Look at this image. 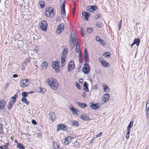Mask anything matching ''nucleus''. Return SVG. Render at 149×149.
Listing matches in <instances>:
<instances>
[{
	"mask_svg": "<svg viewBox=\"0 0 149 149\" xmlns=\"http://www.w3.org/2000/svg\"><path fill=\"white\" fill-rule=\"evenodd\" d=\"M46 81L51 88L53 90L56 89L58 86V81L52 78L48 79L46 80Z\"/></svg>",
	"mask_w": 149,
	"mask_h": 149,
	"instance_id": "1",
	"label": "nucleus"
},
{
	"mask_svg": "<svg viewBox=\"0 0 149 149\" xmlns=\"http://www.w3.org/2000/svg\"><path fill=\"white\" fill-rule=\"evenodd\" d=\"M45 16L47 17H53L54 16L53 9L51 8H46L45 12Z\"/></svg>",
	"mask_w": 149,
	"mask_h": 149,
	"instance_id": "2",
	"label": "nucleus"
},
{
	"mask_svg": "<svg viewBox=\"0 0 149 149\" xmlns=\"http://www.w3.org/2000/svg\"><path fill=\"white\" fill-rule=\"evenodd\" d=\"M52 67L55 70V71L58 72H60L59 63L58 61H56L52 62Z\"/></svg>",
	"mask_w": 149,
	"mask_h": 149,
	"instance_id": "3",
	"label": "nucleus"
},
{
	"mask_svg": "<svg viewBox=\"0 0 149 149\" xmlns=\"http://www.w3.org/2000/svg\"><path fill=\"white\" fill-rule=\"evenodd\" d=\"M68 108L69 110L72 112L74 114L78 115L80 112L79 111L75 108L72 104H70L68 106Z\"/></svg>",
	"mask_w": 149,
	"mask_h": 149,
	"instance_id": "4",
	"label": "nucleus"
},
{
	"mask_svg": "<svg viewBox=\"0 0 149 149\" xmlns=\"http://www.w3.org/2000/svg\"><path fill=\"white\" fill-rule=\"evenodd\" d=\"M90 66L86 63H85L84 65V67L82 69V71L85 74H87L89 73L90 71Z\"/></svg>",
	"mask_w": 149,
	"mask_h": 149,
	"instance_id": "5",
	"label": "nucleus"
},
{
	"mask_svg": "<svg viewBox=\"0 0 149 149\" xmlns=\"http://www.w3.org/2000/svg\"><path fill=\"white\" fill-rule=\"evenodd\" d=\"M29 83V79H22L21 81L20 85L21 87L24 88L28 86Z\"/></svg>",
	"mask_w": 149,
	"mask_h": 149,
	"instance_id": "6",
	"label": "nucleus"
},
{
	"mask_svg": "<svg viewBox=\"0 0 149 149\" xmlns=\"http://www.w3.org/2000/svg\"><path fill=\"white\" fill-rule=\"evenodd\" d=\"M39 26L40 29L44 31H46L47 26V23L46 21H42L39 24Z\"/></svg>",
	"mask_w": 149,
	"mask_h": 149,
	"instance_id": "7",
	"label": "nucleus"
},
{
	"mask_svg": "<svg viewBox=\"0 0 149 149\" xmlns=\"http://www.w3.org/2000/svg\"><path fill=\"white\" fill-rule=\"evenodd\" d=\"M76 32L74 31H72L70 34V44L71 42H73L74 41H76V36L75 34Z\"/></svg>",
	"mask_w": 149,
	"mask_h": 149,
	"instance_id": "8",
	"label": "nucleus"
},
{
	"mask_svg": "<svg viewBox=\"0 0 149 149\" xmlns=\"http://www.w3.org/2000/svg\"><path fill=\"white\" fill-rule=\"evenodd\" d=\"M75 68V65L74 62L73 61H70L69 63L68 67V71L69 72L71 71Z\"/></svg>",
	"mask_w": 149,
	"mask_h": 149,
	"instance_id": "9",
	"label": "nucleus"
},
{
	"mask_svg": "<svg viewBox=\"0 0 149 149\" xmlns=\"http://www.w3.org/2000/svg\"><path fill=\"white\" fill-rule=\"evenodd\" d=\"M97 9V7L95 6H89L86 8V10L92 13H93Z\"/></svg>",
	"mask_w": 149,
	"mask_h": 149,
	"instance_id": "10",
	"label": "nucleus"
},
{
	"mask_svg": "<svg viewBox=\"0 0 149 149\" xmlns=\"http://www.w3.org/2000/svg\"><path fill=\"white\" fill-rule=\"evenodd\" d=\"M109 98V95L108 93H106L104 95L103 97H102V103L104 104L107 102Z\"/></svg>",
	"mask_w": 149,
	"mask_h": 149,
	"instance_id": "11",
	"label": "nucleus"
},
{
	"mask_svg": "<svg viewBox=\"0 0 149 149\" xmlns=\"http://www.w3.org/2000/svg\"><path fill=\"white\" fill-rule=\"evenodd\" d=\"M61 11L62 17L63 18H65L66 17L65 12V5L64 3L62 4L61 6Z\"/></svg>",
	"mask_w": 149,
	"mask_h": 149,
	"instance_id": "12",
	"label": "nucleus"
},
{
	"mask_svg": "<svg viewBox=\"0 0 149 149\" xmlns=\"http://www.w3.org/2000/svg\"><path fill=\"white\" fill-rule=\"evenodd\" d=\"M63 29L64 24L63 23H61L58 26L56 32L58 34H60L63 31Z\"/></svg>",
	"mask_w": 149,
	"mask_h": 149,
	"instance_id": "13",
	"label": "nucleus"
},
{
	"mask_svg": "<svg viewBox=\"0 0 149 149\" xmlns=\"http://www.w3.org/2000/svg\"><path fill=\"white\" fill-rule=\"evenodd\" d=\"M101 106V104L99 103L92 104L90 106V107L93 109H96L100 108Z\"/></svg>",
	"mask_w": 149,
	"mask_h": 149,
	"instance_id": "14",
	"label": "nucleus"
},
{
	"mask_svg": "<svg viewBox=\"0 0 149 149\" xmlns=\"http://www.w3.org/2000/svg\"><path fill=\"white\" fill-rule=\"evenodd\" d=\"M48 116L49 119L52 122H54L56 118V115L54 113L51 112L49 113Z\"/></svg>",
	"mask_w": 149,
	"mask_h": 149,
	"instance_id": "15",
	"label": "nucleus"
},
{
	"mask_svg": "<svg viewBox=\"0 0 149 149\" xmlns=\"http://www.w3.org/2000/svg\"><path fill=\"white\" fill-rule=\"evenodd\" d=\"M74 139V138L70 136H68L65 138L64 140V143L67 145H68L70 142L72 141V139Z\"/></svg>",
	"mask_w": 149,
	"mask_h": 149,
	"instance_id": "16",
	"label": "nucleus"
},
{
	"mask_svg": "<svg viewBox=\"0 0 149 149\" xmlns=\"http://www.w3.org/2000/svg\"><path fill=\"white\" fill-rule=\"evenodd\" d=\"M36 91L40 94H43L45 92V90L44 88L38 87L36 88Z\"/></svg>",
	"mask_w": 149,
	"mask_h": 149,
	"instance_id": "17",
	"label": "nucleus"
},
{
	"mask_svg": "<svg viewBox=\"0 0 149 149\" xmlns=\"http://www.w3.org/2000/svg\"><path fill=\"white\" fill-rule=\"evenodd\" d=\"M79 117L82 120L84 121H87L90 120L89 117L88 116L84 114H81Z\"/></svg>",
	"mask_w": 149,
	"mask_h": 149,
	"instance_id": "18",
	"label": "nucleus"
},
{
	"mask_svg": "<svg viewBox=\"0 0 149 149\" xmlns=\"http://www.w3.org/2000/svg\"><path fill=\"white\" fill-rule=\"evenodd\" d=\"M6 103L3 100H0V111L3 109Z\"/></svg>",
	"mask_w": 149,
	"mask_h": 149,
	"instance_id": "19",
	"label": "nucleus"
},
{
	"mask_svg": "<svg viewBox=\"0 0 149 149\" xmlns=\"http://www.w3.org/2000/svg\"><path fill=\"white\" fill-rule=\"evenodd\" d=\"M82 15L84 17V19L88 21V17L90 16V14L86 12H83L82 13Z\"/></svg>",
	"mask_w": 149,
	"mask_h": 149,
	"instance_id": "20",
	"label": "nucleus"
},
{
	"mask_svg": "<svg viewBox=\"0 0 149 149\" xmlns=\"http://www.w3.org/2000/svg\"><path fill=\"white\" fill-rule=\"evenodd\" d=\"M88 84L86 82H84L83 85V89L84 91H86L87 92H89V89L88 87Z\"/></svg>",
	"mask_w": 149,
	"mask_h": 149,
	"instance_id": "21",
	"label": "nucleus"
},
{
	"mask_svg": "<svg viewBox=\"0 0 149 149\" xmlns=\"http://www.w3.org/2000/svg\"><path fill=\"white\" fill-rule=\"evenodd\" d=\"M66 58L65 57H61V67L62 68L65 64V59Z\"/></svg>",
	"mask_w": 149,
	"mask_h": 149,
	"instance_id": "22",
	"label": "nucleus"
},
{
	"mask_svg": "<svg viewBox=\"0 0 149 149\" xmlns=\"http://www.w3.org/2000/svg\"><path fill=\"white\" fill-rule=\"evenodd\" d=\"M68 49L65 48L63 50L61 57H66L67 54L68 52Z\"/></svg>",
	"mask_w": 149,
	"mask_h": 149,
	"instance_id": "23",
	"label": "nucleus"
},
{
	"mask_svg": "<svg viewBox=\"0 0 149 149\" xmlns=\"http://www.w3.org/2000/svg\"><path fill=\"white\" fill-rule=\"evenodd\" d=\"M76 103L79 106L82 108H84L87 106V104L84 103L78 102H76Z\"/></svg>",
	"mask_w": 149,
	"mask_h": 149,
	"instance_id": "24",
	"label": "nucleus"
},
{
	"mask_svg": "<svg viewBox=\"0 0 149 149\" xmlns=\"http://www.w3.org/2000/svg\"><path fill=\"white\" fill-rule=\"evenodd\" d=\"M53 146L54 149H61L60 147L59 143L54 142L53 143Z\"/></svg>",
	"mask_w": 149,
	"mask_h": 149,
	"instance_id": "25",
	"label": "nucleus"
},
{
	"mask_svg": "<svg viewBox=\"0 0 149 149\" xmlns=\"http://www.w3.org/2000/svg\"><path fill=\"white\" fill-rule=\"evenodd\" d=\"M70 123L72 125L74 126H78V122L76 120H72L70 121Z\"/></svg>",
	"mask_w": 149,
	"mask_h": 149,
	"instance_id": "26",
	"label": "nucleus"
},
{
	"mask_svg": "<svg viewBox=\"0 0 149 149\" xmlns=\"http://www.w3.org/2000/svg\"><path fill=\"white\" fill-rule=\"evenodd\" d=\"M48 66V63L47 62L45 61L43 62L41 65L43 69H45Z\"/></svg>",
	"mask_w": 149,
	"mask_h": 149,
	"instance_id": "27",
	"label": "nucleus"
},
{
	"mask_svg": "<svg viewBox=\"0 0 149 149\" xmlns=\"http://www.w3.org/2000/svg\"><path fill=\"white\" fill-rule=\"evenodd\" d=\"M103 87L104 91L107 92L109 91V88L105 84H103Z\"/></svg>",
	"mask_w": 149,
	"mask_h": 149,
	"instance_id": "28",
	"label": "nucleus"
},
{
	"mask_svg": "<svg viewBox=\"0 0 149 149\" xmlns=\"http://www.w3.org/2000/svg\"><path fill=\"white\" fill-rule=\"evenodd\" d=\"M39 4L40 5V7L43 8L45 6V3L42 0H40L39 2Z\"/></svg>",
	"mask_w": 149,
	"mask_h": 149,
	"instance_id": "29",
	"label": "nucleus"
},
{
	"mask_svg": "<svg viewBox=\"0 0 149 149\" xmlns=\"http://www.w3.org/2000/svg\"><path fill=\"white\" fill-rule=\"evenodd\" d=\"M134 42L138 47L140 43V40L139 39L136 38L134 39Z\"/></svg>",
	"mask_w": 149,
	"mask_h": 149,
	"instance_id": "30",
	"label": "nucleus"
},
{
	"mask_svg": "<svg viewBox=\"0 0 149 149\" xmlns=\"http://www.w3.org/2000/svg\"><path fill=\"white\" fill-rule=\"evenodd\" d=\"M102 65L104 67H109V64L107 62L104 61L101 63Z\"/></svg>",
	"mask_w": 149,
	"mask_h": 149,
	"instance_id": "31",
	"label": "nucleus"
},
{
	"mask_svg": "<svg viewBox=\"0 0 149 149\" xmlns=\"http://www.w3.org/2000/svg\"><path fill=\"white\" fill-rule=\"evenodd\" d=\"M75 141V142L72 143L73 144V146L75 148H78L79 147V143L77 142L76 141Z\"/></svg>",
	"mask_w": 149,
	"mask_h": 149,
	"instance_id": "32",
	"label": "nucleus"
},
{
	"mask_svg": "<svg viewBox=\"0 0 149 149\" xmlns=\"http://www.w3.org/2000/svg\"><path fill=\"white\" fill-rule=\"evenodd\" d=\"M30 60L29 58H27L26 59L23 63H22L21 64L22 66H26L27 63L30 61Z\"/></svg>",
	"mask_w": 149,
	"mask_h": 149,
	"instance_id": "33",
	"label": "nucleus"
},
{
	"mask_svg": "<svg viewBox=\"0 0 149 149\" xmlns=\"http://www.w3.org/2000/svg\"><path fill=\"white\" fill-rule=\"evenodd\" d=\"M80 46L77 43H76L75 46V50L76 53H78L79 51Z\"/></svg>",
	"mask_w": 149,
	"mask_h": 149,
	"instance_id": "34",
	"label": "nucleus"
},
{
	"mask_svg": "<svg viewBox=\"0 0 149 149\" xmlns=\"http://www.w3.org/2000/svg\"><path fill=\"white\" fill-rule=\"evenodd\" d=\"M22 101L27 105L29 104V102L28 101L27 99L24 97H23L22 99Z\"/></svg>",
	"mask_w": 149,
	"mask_h": 149,
	"instance_id": "35",
	"label": "nucleus"
},
{
	"mask_svg": "<svg viewBox=\"0 0 149 149\" xmlns=\"http://www.w3.org/2000/svg\"><path fill=\"white\" fill-rule=\"evenodd\" d=\"M17 147L19 149H24V147L22 146V144L17 142Z\"/></svg>",
	"mask_w": 149,
	"mask_h": 149,
	"instance_id": "36",
	"label": "nucleus"
},
{
	"mask_svg": "<svg viewBox=\"0 0 149 149\" xmlns=\"http://www.w3.org/2000/svg\"><path fill=\"white\" fill-rule=\"evenodd\" d=\"M75 43H76V41H74L73 42H71V44L70 43V47L71 49H72L74 48L75 46Z\"/></svg>",
	"mask_w": 149,
	"mask_h": 149,
	"instance_id": "37",
	"label": "nucleus"
},
{
	"mask_svg": "<svg viewBox=\"0 0 149 149\" xmlns=\"http://www.w3.org/2000/svg\"><path fill=\"white\" fill-rule=\"evenodd\" d=\"M146 118L148 119L149 118V108L146 107Z\"/></svg>",
	"mask_w": 149,
	"mask_h": 149,
	"instance_id": "38",
	"label": "nucleus"
},
{
	"mask_svg": "<svg viewBox=\"0 0 149 149\" xmlns=\"http://www.w3.org/2000/svg\"><path fill=\"white\" fill-rule=\"evenodd\" d=\"M88 57V54L86 49H85L84 51V58Z\"/></svg>",
	"mask_w": 149,
	"mask_h": 149,
	"instance_id": "39",
	"label": "nucleus"
},
{
	"mask_svg": "<svg viewBox=\"0 0 149 149\" xmlns=\"http://www.w3.org/2000/svg\"><path fill=\"white\" fill-rule=\"evenodd\" d=\"M64 125H62V124L61 125H58L57 126V129L58 130H61L62 129Z\"/></svg>",
	"mask_w": 149,
	"mask_h": 149,
	"instance_id": "40",
	"label": "nucleus"
},
{
	"mask_svg": "<svg viewBox=\"0 0 149 149\" xmlns=\"http://www.w3.org/2000/svg\"><path fill=\"white\" fill-rule=\"evenodd\" d=\"M14 103L11 102H9V106L8 107V108L10 110L12 109V108L13 105Z\"/></svg>",
	"mask_w": 149,
	"mask_h": 149,
	"instance_id": "41",
	"label": "nucleus"
},
{
	"mask_svg": "<svg viewBox=\"0 0 149 149\" xmlns=\"http://www.w3.org/2000/svg\"><path fill=\"white\" fill-rule=\"evenodd\" d=\"M16 99V98L15 97H11V98L9 102H11L14 103Z\"/></svg>",
	"mask_w": 149,
	"mask_h": 149,
	"instance_id": "42",
	"label": "nucleus"
},
{
	"mask_svg": "<svg viewBox=\"0 0 149 149\" xmlns=\"http://www.w3.org/2000/svg\"><path fill=\"white\" fill-rule=\"evenodd\" d=\"M95 26L98 28H100L101 27L102 24L101 23L99 22H97L95 24Z\"/></svg>",
	"mask_w": 149,
	"mask_h": 149,
	"instance_id": "43",
	"label": "nucleus"
},
{
	"mask_svg": "<svg viewBox=\"0 0 149 149\" xmlns=\"http://www.w3.org/2000/svg\"><path fill=\"white\" fill-rule=\"evenodd\" d=\"M28 92H23L22 93V95L23 96V97H26L28 96Z\"/></svg>",
	"mask_w": 149,
	"mask_h": 149,
	"instance_id": "44",
	"label": "nucleus"
},
{
	"mask_svg": "<svg viewBox=\"0 0 149 149\" xmlns=\"http://www.w3.org/2000/svg\"><path fill=\"white\" fill-rule=\"evenodd\" d=\"M75 84L77 88L79 90H80L81 89V87L79 84L77 82H76Z\"/></svg>",
	"mask_w": 149,
	"mask_h": 149,
	"instance_id": "45",
	"label": "nucleus"
},
{
	"mask_svg": "<svg viewBox=\"0 0 149 149\" xmlns=\"http://www.w3.org/2000/svg\"><path fill=\"white\" fill-rule=\"evenodd\" d=\"M93 30L92 28H88L87 29V32L89 33H90L93 32Z\"/></svg>",
	"mask_w": 149,
	"mask_h": 149,
	"instance_id": "46",
	"label": "nucleus"
},
{
	"mask_svg": "<svg viewBox=\"0 0 149 149\" xmlns=\"http://www.w3.org/2000/svg\"><path fill=\"white\" fill-rule=\"evenodd\" d=\"M101 45L102 46H105L106 43L103 40H101L100 42Z\"/></svg>",
	"mask_w": 149,
	"mask_h": 149,
	"instance_id": "47",
	"label": "nucleus"
},
{
	"mask_svg": "<svg viewBox=\"0 0 149 149\" xmlns=\"http://www.w3.org/2000/svg\"><path fill=\"white\" fill-rule=\"evenodd\" d=\"M110 53L108 52H105L104 55V56L105 57H109L110 56Z\"/></svg>",
	"mask_w": 149,
	"mask_h": 149,
	"instance_id": "48",
	"label": "nucleus"
},
{
	"mask_svg": "<svg viewBox=\"0 0 149 149\" xmlns=\"http://www.w3.org/2000/svg\"><path fill=\"white\" fill-rule=\"evenodd\" d=\"M39 50V48L38 46H36L35 47L34 51L35 53H37Z\"/></svg>",
	"mask_w": 149,
	"mask_h": 149,
	"instance_id": "49",
	"label": "nucleus"
},
{
	"mask_svg": "<svg viewBox=\"0 0 149 149\" xmlns=\"http://www.w3.org/2000/svg\"><path fill=\"white\" fill-rule=\"evenodd\" d=\"M133 121H131L130 122V124L128 125L127 127L131 128L133 126Z\"/></svg>",
	"mask_w": 149,
	"mask_h": 149,
	"instance_id": "50",
	"label": "nucleus"
},
{
	"mask_svg": "<svg viewBox=\"0 0 149 149\" xmlns=\"http://www.w3.org/2000/svg\"><path fill=\"white\" fill-rule=\"evenodd\" d=\"M2 127V124L0 123V134H3V129Z\"/></svg>",
	"mask_w": 149,
	"mask_h": 149,
	"instance_id": "51",
	"label": "nucleus"
},
{
	"mask_svg": "<svg viewBox=\"0 0 149 149\" xmlns=\"http://www.w3.org/2000/svg\"><path fill=\"white\" fill-rule=\"evenodd\" d=\"M130 132L127 131L126 136V138L127 139H128L130 137Z\"/></svg>",
	"mask_w": 149,
	"mask_h": 149,
	"instance_id": "52",
	"label": "nucleus"
},
{
	"mask_svg": "<svg viewBox=\"0 0 149 149\" xmlns=\"http://www.w3.org/2000/svg\"><path fill=\"white\" fill-rule=\"evenodd\" d=\"M95 39L96 41L98 42H100L101 40L100 38L98 36H96Z\"/></svg>",
	"mask_w": 149,
	"mask_h": 149,
	"instance_id": "53",
	"label": "nucleus"
},
{
	"mask_svg": "<svg viewBox=\"0 0 149 149\" xmlns=\"http://www.w3.org/2000/svg\"><path fill=\"white\" fill-rule=\"evenodd\" d=\"M101 17V15H96L95 16V18L97 19Z\"/></svg>",
	"mask_w": 149,
	"mask_h": 149,
	"instance_id": "54",
	"label": "nucleus"
},
{
	"mask_svg": "<svg viewBox=\"0 0 149 149\" xmlns=\"http://www.w3.org/2000/svg\"><path fill=\"white\" fill-rule=\"evenodd\" d=\"M102 135V132H100V133L98 134H97L96 136V138H98L99 137H100Z\"/></svg>",
	"mask_w": 149,
	"mask_h": 149,
	"instance_id": "55",
	"label": "nucleus"
},
{
	"mask_svg": "<svg viewBox=\"0 0 149 149\" xmlns=\"http://www.w3.org/2000/svg\"><path fill=\"white\" fill-rule=\"evenodd\" d=\"M122 20H121L120 21V24H118V27L119 28V30L121 28V23H122Z\"/></svg>",
	"mask_w": 149,
	"mask_h": 149,
	"instance_id": "56",
	"label": "nucleus"
},
{
	"mask_svg": "<svg viewBox=\"0 0 149 149\" xmlns=\"http://www.w3.org/2000/svg\"><path fill=\"white\" fill-rule=\"evenodd\" d=\"M85 62H86V63H87L88 62V57H86V58H84Z\"/></svg>",
	"mask_w": 149,
	"mask_h": 149,
	"instance_id": "57",
	"label": "nucleus"
},
{
	"mask_svg": "<svg viewBox=\"0 0 149 149\" xmlns=\"http://www.w3.org/2000/svg\"><path fill=\"white\" fill-rule=\"evenodd\" d=\"M99 61L102 63L104 61L101 57H99Z\"/></svg>",
	"mask_w": 149,
	"mask_h": 149,
	"instance_id": "58",
	"label": "nucleus"
},
{
	"mask_svg": "<svg viewBox=\"0 0 149 149\" xmlns=\"http://www.w3.org/2000/svg\"><path fill=\"white\" fill-rule=\"evenodd\" d=\"M32 123L34 125L36 124V121L34 120L33 119L31 120Z\"/></svg>",
	"mask_w": 149,
	"mask_h": 149,
	"instance_id": "59",
	"label": "nucleus"
},
{
	"mask_svg": "<svg viewBox=\"0 0 149 149\" xmlns=\"http://www.w3.org/2000/svg\"><path fill=\"white\" fill-rule=\"evenodd\" d=\"M81 96L84 97H85L86 96V93H85L83 92L82 93Z\"/></svg>",
	"mask_w": 149,
	"mask_h": 149,
	"instance_id": "60",
	"label": "nucleus"
},
{
	"mask_svg": "<svg viewBox=\"0 0 149 149\" xmlns=\"http://www.w3.org/2000/svg\"><path fill=\"white\" fill-rule=\"evenodd\" d=\"M9 85V83H7L5 85V88L6 89H7V88H8V86Z\"/></svg>",
	"mask_w": 149,
	"mask_h": 149,
	"instance_id": "61",
	"label": "nucleus"
},
{
	"mask_svg": "<svg viewBox=\"0 0 149 149\" xmlns=\"http://www.w3.org/2000/svg\"><path fill=\"white\" fill-rule=\"evenodd\" d=\"M149 108V100H148L146 104V107Z\"/></svg>",
	"mask_w": 149,
	"mask_h": 149,
	"instance_id": "62",
	"label": "nucleus"
},
{
	"mask_svg": "<svg viewBox=\"0 0 149 149\" xmlns=\"http://www.w3.org/2000/svg\"><path fill=\"white\" fill-rule=\"evenodd\" d=\"M94 88H95L96 90H97L98 89V87L97 86V85L96 84H95L93 86Z\"/></svg>",
	"mask_w": 149,
	"mask_h": 149,
	"instance_id": "63",
	"label": "nucleus"
},
{
	"mask_svg": "<svg viewBox=\"0 0 149 149\" xmlns=\"http://www.w3.org/2000/svg\"><path fill=\"white\" fill-rule=\"evenodd\" d=\"M18 77V75L17 74H14L13 75V78H16Z\"/></svg>",
	"mask_w": 149,
	"mask_h": 149,
	"instance_id": "64",
	"label": "nucleus"
}]
</instances>
